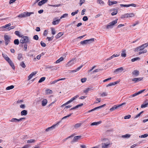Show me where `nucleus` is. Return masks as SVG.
I'll list each match as a JSON object with an SVG mask.
<instances>
[{
	"instance_id": "f257e3e1",
	"label": "nucleus",
	"mask_w": 148,
	"mask_h": 148,
	"mask_svg": "<svg viewBox=\"0 0 148 148\" xmlns=\"http://www.w3.org/2000/svg\"><path fill=\"white\" fill-rule=\"evenodd\" d=\"M102 141L104 142L101 144V147L102 148H107L110 145V141L108 139L106 138H104L103 139Z\"/></svg>"
},
{
	"instance_id": "f03ea898",
	"label": "nucleus",
	"mask_w": 148,
	"mask_h": 148,
	"mask_svg": "<svg viewBox=\"0 0 148 148\" xmlns=\"http://www.w3.org/2000/svg\"><path fill=\"white\" fill-rule=\"evenodd\" d=\"M148 46V43H145L144 44L140 45L136 48L135 50L136 51H143L144 49L147 47Z\"/></svg>"
},
{
	"instance_id": "7ed1b4c3",
	"label": "nucleus",
	"mask_w": 148,
	"mask_h": 148,
	"mask_svg": "<svg viewBox=\"0 0 148 148\" xmlns=\"http://www.w3.org/2000/svg\"><path fill=\"white\" fill-rule=\"evenodd\" d=\"M4 40L5 44L6 46H7L10 42L11 37L9 35H5L4 36Z\"/></svg>"
},
{
	"instance_id": "20e7f679",
	"label": "nucleus",
	"mask_w": 148,
	"mask_h": 148,
	"mask_svg": "<svg viewBox=\"0 0 148 148\" xmlns=\"http://www.w3.org/2000/svg\"><path fill=\"white\" fill-rule=\"evenodd\" d=\"M33 12H24L19 14L17 16L18 17L23 18L29 16L31 14H33Z\"/></svg>"
},
{
	"instance_id": "39448f33",
	"label": "nucleus",
	"mask_w": 148,
	"mask_h": 148,
	"mask_svg": "<svg viewBox=\"0 0 148 148\" xmlns=\"http://www.w3.org/2000/svg\"><path fill=\"white\" fill-rule=\"evenodd\" d=\"M22 38L20 40V42L22 44L28 42L29 39L28 37L25 36L21 37Z\"/></svg>"
},
{
	"instance_id": "423d86ee",
	"label": "nucleus",
	"mask_w": 148,
	"mask_h": 148,
	"mask_svg": "<svg viewBox=\"0 0 148 148\" xmlns=\"http://www.w3.org/2000/svg\"><path fill=\"white\" fill-rule=\"evenodd\" d=\"M118 20V19H116L110 23L106 25V28L109 29V28H112V26L117 23Z\"/></svg>"
},
{
	"instance_id": "0eeeda50",
	"label": "nucleus",
	"mask_w": 148,
	"mask_h": 148,
	"mask_svg": "<svg viewBox=\"0 0 148 148\" xmlns=\"http://www.w3.org/2000/svg\"><path fill=\"white\" fill-rule=\"evenodd\" d=\"M134 14L133 13H127L122 15L121 18H125L131 17H134Z\"/></svg>"
},
{
	"instance_id": "6e6552de",
	"label": "nucleus",
	"mask_w": 148,
	"mask_h": 148,
	"mask_svg": "<svg viewBox=\"0 0 148 148\" xmlns=\"http://www.w3.org/2000/svg\"><path fill=\"white\" fill-rule=\"evenodd\" d=\"M145 89H143V90H141L140 91H138V92H137L135 93L134 94L130 95L129 97V98H132L133 97H134L140 94L141 93H142L144 91H145Z\"/></svg>"
},
{
	"instance_id": "1a4fd4ad",
	"label": "nucleus",
	"mask_w": 148,
	"mask_h": 148,
	"mask_svg": "<svg viewBox=\"0 0 148 148\" xmlns=\"http://www.w3.org/2000/svg\"><path fill=\"white\" fill-rule=\"evenodd\" d=\"M75 58H72L71 60H70L66 64V66H70L73 64L75 62Z\"/></svg>"
},
{
	"instance_id": "9d476101",
	"label": "nucleus",
	"mask_w": 148,
	"mask_h": 148,
	"mask_svg": "<svg viewBox=\"0 0 148 148\" xmlns=\"http://www.w3.org/2000/svg\"><path fill=\"white\" fill-rule=\"evenodd\" d=\"M25 119V118H20L19 119H18L15 118H13L11 120H9V121L12 122H18L21 121L22 120Z\"/></svg>"
},
{
	"instance_id": "9b49d317",
	"label": "nucleus",
	"mask_w": 148,
	"mask_h": 148,
	"mask_svg": "<svg viewBox=\"0 0 148 148\" xmlns=\"http://www.w3.org/2000/svg\"><path fill=\"white\" fill-rule=\"evenodd\" d=\"M60 122H58L56 124L52 126L51 127H49L48 128H47L46 130V131H49L51 130H52L53 129H54L55 128V127L59 125V124L60 123Z\"/></svg>"
},
{
	"instance_id": "f8f14e48",
	"label": "nucleus",
	"mask_w": 148,
	"mask_h": 148,
	"mask_svg": "<svg viewBox=\"0 0 148 148\" xmlns=\"http://www.w3.org/2000/svg\"><path fill=\"white\" fill-rule=\"evenodd\" d=\"M106 106V104H105L103 105H102L100 106L95 107V108H94L88 111V112H87V113H90L91 112L93 111L96 110H97V109L102 108L105 106Z\"/></svg>"
},
{
	"instance_id": "ddd939ff",
	"label": "nucleus",
	"mask_w": 148,
	"mask_h": 148,
	"mask_svg": "<svg viewBox=\"0 0 148 148\" xmlns=\"http://www.w3.org/2000/svg\"><path fill=\"white\" fill-rule=\"evenodd\" d=\"M81 137V136H75L73 140L71 142V143L73 144L75 142H77L78 140Z\"/></svg>"
},
{
	"instance_id": "4468645a",
	"label": "nucleus",
	"mask_w": 148,
	"mask_h": 148,
	"mask_svg": "<svg viewBox=\"0 0 148 148\" xmlns=\"http://www.w3.org/2000/svg\"><path fill=\"white\" fill-rule=\"evenodd\" d=\"M78 97H79L78 95H77L73 97V98H72L70 100L66 102L67 104H68L72 102L73 101L75 100L76 98H77Z\"/></svg>"
},
{
	"instance_id": "2eb2a0df",
	"label": "nucleus",
	"mask_w": 148,
	"mask_h": 148,
	"mask_svg": "<svg viewBox=\"0 0 148 148\" xmlns=\"http://www.w3.org/2000/svg\"><path fill=\"white\" fill-rule=\"evenodd\" d=\"M78 97H79L78 95H77L73 97V98H72L70 100L66 102L67 104H68L72 102L73 101L75 100L76 98H77Z\"/></svg>"
},
{
	"instance_id": "dca6fc26",
	"label": "nucleus",
	"mask_w": 148,
	"mask_h": 148,
	"mask_svg": "<svg viewBox=\"0 0 148 148\" xmlns=\"http://www.w3.org/2000/svg\"><path fill=\"white\" fill-rule=\"evenodd\" d=\"M78 97H79L78 95H77L73 97V98H72L70 100L66 102L67 104H68L72 102L73 101L75 100L76 98H77Z\"/></svg>"
},
{
	"instance_id": "f3484780",
	"label": "nucleus",
	"mask_w": 148,
	"mask_h": 148,
	"mask_svg": "<svg viewBox=\"0 0 148 148\" xmlns=\"http://www.w3.org/2000/svg\"><path fill=\"white\" fill-rule=\"evenodd\" d=\"M143 78L141 77L136 78L132 79V80L134 82V83H136L141 81L143 79Z\"/></svg>"
},
{
	"instance_id": "a211bd4d",
	"label": "nucleus",
	"mask_w": 148,
	"mask_h": 148,
	"mask_svg": "<svg viewBox=\"0 0 148 148\" xmlns=\"http://www.w3.org/2000/svg\"><path fill=\"white\" fill-rule=\"evenodd\" d=\"M7 62L10 64V65L12 68L13 69H15V67L14 66V63H13L11 60L10 59L9 60L7 61Z\"/></svg>"
},
{
	"instance_id": "6ab92c4d",
	"label": "nucleus",
	"mask_w": 148,
	"mask_h": 148,
	"mask_svg": "<svg viewBox=\"0 0 148 148\" xmlns=\"http://www.w3.org/2000/svg\"><path fill=\"white\" fill-rule=\"evenodd\" d=\"M123 70V67H120L116 69L114 71V72H117V73H121Z\"/></svg>"
},
{
	"instance_id": "aec40b11",
	"label": "nucleus",
	"mask_w": 148,
	"mask_h": 148,
	"mask_svg": "<svg viewBox=\"0 0 148 148\" xmlns=\"http://www.w3.org/2000/svg\"><path fill=\"white\" fill-rule=\"evenodd\" d=\"M132 74L135 77L138 76L139 74V71L137 70H135L132 72Z\"/></svg>"
},
{
	"instance_id": "412c9836",
	"label": "nucleus",
	"mask_w": 148,
	"mask_h": 148,
	"mask_svg": "<svg viewBox=\"0 0 148 148\" xmlns=\"http://www.w3.org/2000/svg\"><path fill=\"white\" fill-rule=\"evenodd\" d=\"M48 1V0H42L39 2L38 5L39 6H41L42 4L45 3Z\"/></svg>"
},
{
	"instance_id": "4be33fe9",
	"label": "nucleus",
	"mask_w": 148,
	"mask_h": 148,
	"mask_svg": "<svg viewBox=\"0 0 148 148\" xmlns=\"http://www.w3.org/2000/svg\"><path fill=\"white\" fill-rule=\"evenodd\" d=\"M47 103V101L46 99H44L41 101V105L42 106H45Z\"/></svg>"
},
{
	"instance_id": "5701e85b",
	"label": "nucleus",
	"mask_w": 148,
	"mask_h": 148,
	"mask_svg": "<svg viewBox=\"0 0 148 148\" xmlns=\"http://www.w3.org/2000/svg\"><path fill=\"white\" fill-rule=\"evenodd\" d=\"M37 72H34L32 73L28 77V80L31 79L32 77L34 75H35Z\"/></svg>"
},
{
	"instance_id": "b1692460",
	"label": "nucleus",
	"mask_w": 148,
	"mask_h": 148,
	"mask_svg": "<svg viewBox=\"0 0 148 148\" xmlns=\"http://www.w3.org/2000/svg\"><path fill=\"white\" fill-rule=\"evenodd\" d=\"M82 67V65L78 67L76 69L72 71H70L69 73H74L76 72L77 71H79Z\"/></svg>"
},
{
	"instance_id": "393cba45",
	"label": "nucleus",
	"mask_w": 148,
	"mask_h": 148,
	"mask_svg": "<svg viewBox=\"0 0 148 148\" xmlns=\"http://www.w3.org/2000/svg\"><path fill=\"white\" fill-rule=\"evenodd\" d=\"M2 55L3 56V58L5 59V60L6 61H8V60H9L10 59L8 56L5 53H2Z\"/></svg>"
},
{
	"instance_id": "a878e982",
	"label": "nucleus",
	"mask_w": 148,
	"mask_h": 148,
	"mask_svg": "<svg viewBox=\"0 0 148 148\" xmlns=\"http://www.w3.org/2000/svg\"><path fill=\"white\" fill-rule=\"evenodd\" d=\"M82 125L81 123H78L75 124L73 126L74 129H76L79 127H80V126Z\"/></svg>"
},
{
	"instance_id": "bb28decb",
	"label": "nucleus",
	"mask_w": 148,
	"mask_h": 148,
	"mask_svg": "<svg viewBox=\"0 0 148 148\" xmlns=\"http://www.w3.org/2000/svg\"><path fill=\"white\" fill-rule=\"evenodd\" d=\"M101 123V121H100L98 122H94L91 123L90 125L91 126L97 125Z\"/></svg>"
},
{
	"instance_id": "cd10ccee",
	"label": "nucleus",
	"mask_w": 148,
	"mask_h": 148,
	"mask_svg": "<svg viewBox=\"0 0 148 148\" xmlns=\"http://www.w3.org/2000/svg\"><path fill=\"white\" fill-rule=\"evenodd\" d=\"M131 135L130 134H126L125 135H123L121 136V137L123 138H130Z\"/></svg>"
},
{
	"instance_id": "c85d7f7f",
	"label": "nucleus",
	"mask_w": 148,
	"mask_h": 148,
	"mask_svg": "<svg viewBox=\"0 0 148 148\" xmlns=\"http://www.w3.org/2000/svg\"><path fill=\"white\" fill-rule=\"evenodd\" d=\"M23 54L21 53H19L18 55L17 59L18 60H22L23 59Z\"/></svg>"
},
{
	"instance_id": "c756f323",
	"label": "nucleus",
	"mask_w": 148,
	"mask_h": 148,
	"mask_svg": "<svg viewBox=\"0 0 148 148\" xmlns=\"http://www.w3.org/2000/svg\"><path fill=\"white\" fill-rule=\"evenodd\" d=\"M27 114V111L26 110H23L21 112V115L22 116L26 115Z\"/></svg>"
},
{
	"instance_id": "7c9ffc66",
	"label": "nucleus",
	"mask_w": 148,
	"mask_h": 148,
	"mask_svg": "<svg viewBox=\"0 0 148 148\" xmlns=\"http://www.w3.org/2000/svg\"><path fill=\"white\" fill-rule=\"evenodd\" d=\"M36 142V140L34 139H31L27 140V143H34Z\"/></svg>"
},
{
	"instance_id": "2f4dec72",
	"label": "nucleus",
	"mask_w": 148,
	"mask_h": 148,
	"mask_svg": "<svg viewBox=\"0 0 148 148\" xmlns=\"http://www.w3.org/2000/svg\"><path fill=\"white\" fill-rule=\"evenodd\" d=\"M60 19H57L55 21H54L52 22V24L53 25H56L59 23Z\"/></svg>"
},
{
	"instance_id": "473e14b6",
	"label": "nucleus",
	"mask_w": 148,
	"mask_h": 148,
	"mask_svg": "<svg viewBox=\"0 0 148 148\" xmlns=\"http://www.w3.org/2000/svg\"><path fill=\"white\" fill-rule=\"evenodd\" d=\"M109 5H112L114 4H116L117 3V2L116 1H109Z\"/></svg>"
},
{
	"instance_id": "72a5a7b5",
	"label": "nucleus",
	"mask_w": 148,
	"mask_h": 148,
	"mask_svg": "<svg viewBox=\"0 0 148 148\" xmlns=\"http://www.w3.org/2000/svg\"><path fill=\"white\" fill-rule=\"evenodd\" d=\"M15 34L16 35L18 36L19 37H22V35H21L20 34V32L18 31H16L15 32Z\"/></svg>"
},
{
	"instance_id": "f704fd0d",
	"label": "nucleus",
	"mask_w": 148,
	"mask_h": 148,
	"mask_svg": "<svg viewBox=\"0 0 148 148\" xmlns=\"http://www.w3.org/2000/svg\"><path fill=\"white\" fill-rule=\"evenodd\" d=\"M63 34L62 32H59L56 36L55 37L57 39L62 36Z\"/></svg>"
},
{
	"instance_id": "c9c22d12",
	"label": "nucleus",
	"mask_w": 148,
	"mask_h": 148,
	"mask_svg": "<svg viewBox=\"0 0 148 148\" xmlns=\"http://www.w3.org/2000/svg\"><path fill=\"white\" fill-rule=\"evenodd\" d=\"M92 90V88L90 87L88 88L86 90L84 91V92L85 93H87L89 91H91Z\"/></svg>"
},
{
	"instance_id": "e433bc0d",
	"label": "nucleus",
	"mask_w": 148,
	"mask_h": 148,
	"mask_svg": "<svg viewBox=\"0 0 148 148\" xmlns=\"http://www.w3.org/2000/svg\"><path fill=\"white\" fill-rule=\"evenodd\" d=\"M64 58L62 57H61L55 63H58L63 60Z\"/></svg>"
},
{
	"instance_id": "4c0bfd02",
	"label": "nucleus",
	"mask_w": 148,
	"mask_h": 148,
	"mask_svg": "<svg viewBox=\"0 0 148 148\" xmlns=\"http://www.w3.org/2000/svg\"><path fill=\"white\" fill-rule=\"evenodd\" d=\"M126 104L125 102H124L118 105H115L116 109H117L118 108H120L121 106L123 105H125Z\"/></svg>"
},
{
	"instance_id": "58836bf2",
	"label": "nucleus",
	"mask_w": 148,
	"mask_h": 148,
	"mask_svg": "<svg viewBox=\"0 0 148 148\" xmlns=\"http://www.w3.org/2000/svg\"><path fill=\"white\" fill-rule=\"evenodd\" d=\"M113 10L114 11L112 12L111 13V15L112 16H113V15H116L117 14V13L118 12L117 10L116 9H114Z\"/></svg>"
},
{
	"instance_id": "ea45409f",
	"label": "nucleus",
	"mask_w": 148,
	"mask_h": 148,
	"mask_svg": "<svg viewBox=\"0 0 148 148\" xmlns=\"http://www.w3.org/2000/svg\"><path fill=\"white\" fill-rule=\"evenodd\" d=\"M121 56L122 57H125L126 56V54L125 50L123 51L121 53Z\"/></svg>"
},
{
	"instance_id": "a19ab883",
	"label": "nucleus",
	"mask_w": 148,
	"mask_h": 148,
	"mask_svg": "<svg viewBox=\"0 0 148 148\" xmlns=\"http://www.w3.org/2000/svg\"><path fill=\"white\" fill-rule=\"evenodd\" d=\"M46 68L49 69H52V70H53L57 69L58 68V67L54 68L53 66H48Z\"/></svg>"
},
{
	"instance_id": "79ce46f5",
	"label": "nucleus",
	"mask_w": 148,
	"mask_h": 148,
	"mask_svg": "<svg viewBox=\"0 0 148 148\" xmlns=\"http://www.w3.org/2000/svg\"><path fill=\"white\" fill-rule=\"evenodd\" d=\"M20 66L23 68H25L26 67L25 64L23 62H22L20 63Z\"/></svg>"
},
{
	"instance_id": "37998d69",
	"label": "nucleus",
	"mask_w": 148,
	"mask_h": 148,
	"mask_svg": "<svg viewBox=\"0 0 148 148\" xmlns=\"http://www.w3.org/2000/svg\"><path fill=\"white\" fill-rule=\"evenodd\" d=\"M89 41L88 40H85L84 41H81L80 42V44L82 45H84V44H87L88 43V41Z\"/></svg>"
},
{
	"instance_id": "c03bdc74",
	"label": "nucleus",
	"mask_w": 148,
	"mask_h": 148,
	"mask_svg": "<svg viewBox=\"0 0 148 148\" xmlns=\"http://www.w3.org/2000/svg\"><path fill=\"white\" fill-rule=\"evenodd\" d=\"M97 3H98L100 4L101 5H103L104 3V2L102 0H99L97 1Z\"/></svg>"
},
{
	"instance_id": "a18cd8bd",
	"label": "nucleus",
	"mask_w": 148,
	"mask_h": 148,
	"mask_svg": "<svg viewBox=\"0 0 148 148\" xmlns=\"http://www.w3.org/2000/svg\"><path fill=\"white\" fill-rule=\"evenodd\" d=\"M45 77H41L38 81V83H41L44 81L45 80Z\"/></svg>"
},
{
	"instance_id": "49530a36",
	"label": "nucleus",
	"mask_w": 148,
	"mask_h": 148,
	"mask_svg": "<svg viewBox=\"0 0 148 148\" xmlns=\"http://www.w3.org/2000/svg\"><path fill=\"white\" fill-rule=\"evenodd\" d=\"M14 87V86L13 85H11L10 86H8L6 88V90H10L11 89H12Z\"/></svg>"
},
{
	"instance_id": "de8ad7c7",
	"label": "nucleus",
	"mask_w": 148,
	"mask_h": 148,
	"mask_svg": "<svg viewBox=\"0 0 148 148\" xmlns=\"http://www.w3.org/2000/svg\"><path fill=\"white\" fill-rule=\"evenodd\" d=\"M140 60V58L139 57H136L132 59L131 60V61L132 62H134L136 61H137L138 60Z\"/></svg>"
},
{
	"instance_id": "09e8293b",
	"label": "nucleus",
	"mask_w": 148,
	"mask_h": 148,
	"mask_svg": "<svg viewBox=\"0 0 148 148\" xmlns=\"http://www.w3.org/2000/svg\"><path fill=\"white\" fill-rule=\"evenodd\" d=\"M14 43L15 45H18L19 44V41L18 39H15L14 41Z\"/></svg>"
},
{
	"instance_id": "8fccbe9b",
	"label": "nucleus",
	"mask_w": 148,
	"mask_h": 148,
	"mask_svg": "<svg viewBox=\"0 0 148 148\" xmlns=\"http://www.w3.org/2000/svg\"><path fill=\"white\" fill-rule=\"evenodd\" d=\"M139 51L138 53V54L139 55H140L142 53H145L147 52V50L146 49H145V50H144L143 51Z\"/></svg>"
},
{
	"instance_id": "3c124183",
	"label": "nucleus",
	"mask_w": 148,
	"mask_h": 148,
	"mask_svg": "<svg viewBox=\"0 0 148 148\" xmlns=\"http://www.w3.org/2000/svg\"><path fill=\"white\" fill-rule=\"evenodd\" d=\"M148 136V134H145L143 135H141L139 136V137L140 138H145L147 137Z\"/></svg>"
},
{
	"instance_id": "603ef678",
	"label": "nucleus",
	"mask_w": 148,
	"mask_h": 148,
	"mask_svg": "<svg viewBox=\"0 0 148 148\" xmlns=\"http://www.w3.org/2000/svg\"><path fill=\"white\" fill-rule=\"evenodd\" d=\"M88 40L89 41H88V43L90 44L92 42H93L94 40V38H92L90 39L89 40Z\"/></svg>"
},
{
	"instance_id": "864d4df0",
	"label": "nucleus",
	"mask_w": 148,
	"mask_h": 148,
	"mask_svg": "<svg viewBox=\"0 0 148 148\" xmlns=\"http://www.w3.org/2000/svg\"><path fill=\"white\" fill-rule=\"evenodd\" d=\"M68 15V14L67 13L64 14L60 17V19H62L67 17Z\"/></svg>"
},
{
	"instance_id": "5fc2aeb1",
	"label": "nucleus",
	"mask_w": 148,
	"mask_h": 148,
	"mask_svg": "<svg viewBox=\"0 0 148 148\" xmlns=\"http://www.w3.org/2000/svg\"><path fill=\"white\" fill-rule=\"evenodd\" d=\"M148 106V103L147 104H143L141 106V108H145Z\"/></svg>"
},
{
	"instance_id": "6e6d98bb",
	"label": "nucleus",
	"mask_w": 148,
	"mask_h": 148,
	"mask_svg": "<svg viewBox=\"0 0 148 148\" xmlns=\"http://www.w3.org/2000/svg\"><path fill=\"white\" fill-rule=\"evenodd\" d=\"M11 25L10 23H8V24H6L5 25V26H3L2 27V28H6L7 27H9Z\"/></svg>"
},
{
	"instance_id": "4d7b16f0",
	"label": "nucleus",
	"mask_w": 148,
	"mask_h": 148,
	"mask_svg": "<svg viewBox=\"0 0 148 148\" xmlns=\"http://www.w3.org/2000/svg\"><path fill=\"white\" fill-rule=\"evenodd\" d=\"M46 90V93L47 94H51L52 93V91L50 89H47V90Z\"/></svg>"
},
{
	"instance_id": "13d9d810",
	"label": "nucleus",
	"mask_w": 148,
	"mask_h": 148,
	"mask_svg": "<svg viewBox=\"0 0 148 148\" xmlns=\"http://www.w3.org/2000/svg\"><path fill=\"white\" fill-rule=\"evenodd\" d=\"M33 38L34 40H38V39L39 37L38 36L36 35L33 36Z\"/></svg>"
},
{
	"instance_id": "bf43d9fd",
	"label": "nucleus",
	"mask_w": 148,
	"mask_h": 148,
	"mask_svg": "<svg viewBox=\"0 0 148 148\" xmlns=\"http://www.w3.org/2000/svg\"><path fill=\"white\" fill-rule=\"evenodd\" d=\"M51 30L52 34L53 35H54L56 34V31H55L54 29L53 28H51Z\"/></svg>"
},
{
	"instance_id": "052dcab7",
	"label": "nucleus",
	"mask_w": 148,
	"mask_h": 148,
	"mask_svg": "<svg viewBox=\"0 0 148 148\" xmlns=\"http://www.w3.org/2000/svg\"><path fill=\"white\" fill-rule=\"evenodd\" d=\"M78 10H77L75 12H72L71 13V15H72V16H74L75 15V14H77L78 12Z\"/></svg>"
},
{
	"instance_id": "680f3d73",
	"label": "nucleus",
	"mask_w": 148,
	"mask_h": 148,
	"mask_svg": "<svg viewBox=\"0 0 148 148\" xmlns=\"http://www.w3.org/2000/svg\"><path fill=\"white\" fill-rule=\"evenodd\" d=\"M143 112V111H142L140 112L138 114L136 115V116L135 117V118H138V117L139 116H140V114H142Z\"/></svg>"
},
{
	"instance_id": "e2e57ef3",
	"label": "nucleus",
	"mask_w": 148,
	"mask_h": 148,
	"mask_svg": "<svg viewBox=\"0 0 148 148\" xmlns=\"http://www.w3.org/2000/svg\"><path fill=\"white\" fill-rule=\"evenodd\" d=\"M131 116L130 115L125 116L124 117V119H129L130 118Z\"/></svg>"
},
{
	"instance_id": "0e129e2a",
	"label": "nucleus",
	"mask_w": 148,
	"mask_h": 148,
	"mask_svg": "<svg viewBox=\"0 0 148 148\" xmlns=\"http://www.w3.org/2000/svg\"><path fill=\"white\" fill-rule=\"evenodd\" d=\"M107 95V93L106 92H103L102 94H101V96L102 97H104L106 96Z\"/></svg>"
},
{
	"instance_id": "69168bd1",
	"label": "nucleus",
	"mask_w": 148,
	"mask_h": 148,
	"mask_svg": "<svg viewBox=\"0 0 148 148\" xmlns=\"http://www.w3.org/2000/svg\"><path fill=\"white\" fill-rule=\"evenodd\" d=\"M40 44L43 47H45L46 46V44L42 41L40 42Z\"/></svg>"
},
{
	"instance_id": "338daca9",
	"label": "nucleus",
	"mask_w": 148,
	"mask_h": 148,
	"mask_svg": "<svg viewBox=\"0 0 148 148\" xmlns=\"http://www.w3.org/2000/svg\"><path fill=\"white\" fill-rule=\"evenodd\" d=\"M30 147V145L29 144H26L25 145L22 147L23 148H29Z\"/></svg>"
},
{
	"instance_id": "774afa93",
	"label": "nucleus",
	"mask_w": 148,
	"mask_h": 148,
	"mask_svg": "<svg viewBox=\"0 0 148 148\" xmlns=\"http://www.w3.org/2000/svg\"><path fill=\"white\" fill-rule=\"evenodd\" d=\"M82 19L84 21H86L88 20V18L87 16H84L83 17Z\"/></svg>"
}]
</instances>
